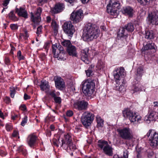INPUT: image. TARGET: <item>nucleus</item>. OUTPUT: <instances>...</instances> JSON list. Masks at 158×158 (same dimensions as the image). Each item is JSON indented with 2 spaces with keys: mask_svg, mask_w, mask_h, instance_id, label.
<instances>
[{
  "mask_svg": "<svg viewBox=\"0 0 158 158\" xmlns=\"http://www.w3.org/2000/svg\"><path fill=\"white\" fill-rule=\"evenodd\" d=\"M59 139H58V141H53V144L57 147H58L59 146V143H60V145H61V144H60V141L59 142Z\"/></svg>",
  "mask_w": 158,
  "mask_h": 158,
  "instance_id": "56",
  "label": "nucleus"
},
{
  "mask_svg": "<svg viewBox=\"0 0 158 158\" xmlns=\"http://www.w3.org/2000/svg\"><path fill=\"white\" fill-rule=\"evenodd\" d=\"M50 46V43L49 42H46L44 45V48L46 50L48 49V48Z\"/></svg>",
  "mask_w": 158,
  "mask_h": 158,
  "instance_id": "57",
  "label": "nucleus"
},
{
  "mask_svg": "<svg viewBox=\"0 0 158 158\" xmlns=\"http://www.w3.org/2000/svg\"><path fill=\"white\" fill-rule=\"evenodd\" d=\"M5 102L7 104H9L10 102V98L9 97H6L4 100Z\"/></svg>",
  "mask_w": 158,
  "mask_h": 158,
  "instance_id": "59",
  "label": "nucleus"
},
{
  "mask_svg": "<svg viewBox=\"0 0 158 158\" xmlns=\"http://www.w3.org/2000/svg\"><path fill=\"white\" fill-rule=\"evenodd\" d=\"M52 48L53 53L56 57H59L61 53H64V48L59 44L53 45Z\"/></svg>",
  "mask_w": 158,
  "mask_h": 158,
  "instance_id": "13",
  "label": "nucleus"
},
{
  "mask_svg": "<svg viewBox=\"0 0 158 158\" xmlns=\"http://www.w3.org/2000/svg\"><path fill=\"white\" fill-rule=\"evenodd\" d=\"M10 0H5L3 1L2 3V5L3 6L6 7L7 6L9 3Z\"/></svg>",
  "mask_w": 158,
  "mask_h": 158,
  "instance_id": "53",
  "label": "nucleus"
},
{
  "mask_svg": "<svg viewBox=\"0 0 158 158\" xmlns=\"http://www.w3.org/2000/svg\"><path fill=\"white\" fill-rule=\"evenodd\" d=\"M67 52L71 56H76L77 55L76 47L72 45H71L67 48Z\"/></svg>",
  "mask_w": 158,
  "mask_h": 158,
  "instance_id": "25",
  "label": "nucleus"
},
{
  "mask_svg": "<svg viewBox=\"0 0 158 158\" xmlns=\"http://www.w3.org/2000/svg\"><path fill=\"white\" fill-rule=\"evenodd\" d=\"M117 131L120 136L123 139L129 140L133 138L132 131L129 127H126L121 129H118Z\"/></svg>",
  "mask_w": 158,
  "mask_h": 158,
  "instance_id": "8",
  "label": "nucleus"
},
{
  "mask_svg": "<svg viewBox=\"0 0 158 158\" xmlns=\"http://www.w3.org/2000/svg\"><path fill=\"white\" fill-rule=\"evenodd\" d=\"M17 57L19 60H23L24 59V57L22 55L21 52L20 50L18 51L17 54Z\"/></svg>",
  "mask_w": 158,
  "mask_h": 158,
  "instance_id": "43",
  "label": "nucleus"
},
{
  "mask_svg": "<svg viewBox=\"0 0 158 158\" xmlns=\"http://www.w3.org/2000/svg\"><path fill=\"white\" fill-rule=\"evenodd\" d=\"M48 0H38V5L39 6H42L44 3L47 2Z\"/></svg>",
  "mask_w": 158,
  "mask_h": 158,
  "instance_id": "49",
  "label": "nucleus"
},
{
  "mask_svg": "<svg viewBox=\"0 0 158 158\" xmlns=\"http://www.w3.org/2000/svg\"><path fill=\"white\" fill-rule=\"evenodd\" d=\"M141 91H142V89L140 87L138 86H135L133 87L131 91L132 93H135Z\"/></svg>",
  "mask_w": 158,
  "mask_h": 158,
  "instance_id": "39",
  "label": "nucleus"
},
{
  "mask_svg": "<svg viewBox=\"0 0 158 158\" xmlns=\"http://www.w3.org/2000/svg\"><path fill=\"white\" fill-rule=\"evenodd\" d=\"M120 8L119 2L116 0H111L107 6V11L110 15L116 18L118 14V10Z\"/></svg>",
  "mask_w": 158,
  "mask_h": 158,
  "instance_id": "3",
  "label": "nucleus"
},
{
  "mask_svg": "<svg viewBox=\"0 0 158 158\" xmlns=\"http://www.w3.org/2000/svg\"><path fill=\"white\" fill-rule=\"evenodd\" d=\"M37 137L34 134H31L28 137L27 142L31 147L34 146L35 144Z\"/></svg>",
  "mask_w": 158,
  "mask_h": 158,
  "instance_id": "19",
  "label": "nucleus"
},
{
  "mask_svg": "<svg viewBox=\"0 0 158 158\" xmlns=\"http://www.w3.org/2000/svg\"><path fill=\"white\" fill-rule=\"evenodd\" d=\"M24 98L25 100H26L29 99L30 97L27 94H24Z\"/></svg>",
  "mask_w": 158,
  "mask_h": 158,
  "instance_id": "64",
  "label": "nucleus"
},
{
  "mask_svg": "<svg viewBox=\"0 0 158 158\" xmlns=\"http://www.w3.org/2000/svg\"><path fill=\"white\" fill-rule=\"evenodd\" d=\"M100 32L99 27L96 25L89 23L83 30L82 38L85 41H90L99 36Z\"/></svg>",
  "mask_w": 158,
  "mask_h": 158,
  "instance_id": "1",
  "label": "nucleus"
},
{
  "mask_svg": "<svg viewBox=\"0 0 158 158\" xmlns=\"http://www.w3.org/2000/svg\"><path fill=\"white\" fill-rule=\"evenodd\" d=\"M83 17V10L80 9L76 11H73L71 14L70 19L75 23H77L81 21Z\"/></svg>",
  "mask_w": 158,
  "mask_h": 158,
  "instance_id": "9",
  "label": "nucleus"
},
{
  "mask_svg": "<svg viewBox=\"0 0 158 158\" xmlns=\"http://www.w3.org/2000/svg\"><path fill=\"white\" fill-rule=\"evenodd\" d=\"M153 106L155 108V109H157V110H158V102H153Z\"/></svg>",
  "mask_w": 158,
  "mask_h": 158,
  "instance_id": "60",
  "label": "nucleus"
},
{
  "mask_svg": "<svg viewBox=\"0 0 158 158\" xmlns=\"http://www.w3.org/2000/svg\"><path fill=\"white\" fill-rule=\"evenodd\" d=\"M9 17L10 19L14 21H17L18 20V18L15 16L13 11H11L9 14Z\"/></svg>",
  "mask_w": 158,
  "mask_h": 158,
  "instance_id": "34",
  "label": "nucleus"
},
{
  "mask_svg": "<svg viewBox=\"0 0 158 158\" xmlns=\"http://www.w3.org/2000/svg\"><path fill=\"white\" fill-rule=\"evenodd\" d=\"M123 117L128 118L131 122L139 123L141 120V117L138 114L127 109L123 111Z\"/></svg>",
  "mask_w": 158,
  "mask_h": 158,
  "instance_id": "4",
  "label": "nucleus"
},
{
  "mask_svg": "<svg viewBox=\"0 0 158 158\" xmlns=\"http://www.w3.org/2000/svg\"><path fill=\"white\" fill-rule=\"evenodd\" d=\"M122 12L125 15L131 17L132 16L133 13V10L130 6H125L122 9Z\"/></svg>",
  "mask_w": 158,
  "mask_h": 158,
  "instance_id": "20",
  "label": "nucleus"
},
{
  "mask_svg": "<svg viewBox=\"0 0 158 158\" xmlns=\"http://www.w3.org/2000/svg\"><path fill=\"white\" fill-rule=\"evenodd\" d=\"M89 48H86L81 51V60L85 63L88 64L89 61L88 60Z\"/></svg>",
  "mask_w": 158,
  "mask_h": 158,
  "instance_id": "16",
  "label": "nucleus"
},
{
  "mask_svg": "<svg viewBox=\"0 0 158 158\" xmlns=\"http://www.w3.org/2000/svg\"><path fill=\"white\" fill-rule=\"evenodd\" d=\"M54 80L56 87L59 89H62L65 86L64 82L63 80L60 77L56 76Z\"/></svg>",
  "mask_w": 158,
  "mask_h": 158,
  "instance_id": "15",
  "label": "nucleus"
},
{
  "mask_svg": "<svg viewBox=\"0 0 158 158\" xmlns=\"http://www.w3.org/2000/svg\"><path fill=\"white\" fill-rule=\"evenodd\" d=\"M18 132L17 131H15L12 133V136L13 137H16L18 135Z\"/></svg>",
  "mask_w": 158,
  "mask_h": 158,
  "instance_id": "62",
  "label": "nucleus"
},
{
  "mask_svg": "<svg viewBox=\"0 0 158 158\" xmlns=\"http://www.w3.org/2000/svg\"><path fill=\"white\" fill-rule=\"evenodd\" d=\"M51 26L53 29L54 33L56 34L58 30V25L56 22L54 20H52L51 23Z\"/></svg>",
  "mask_w": 158,
  "mask_h": 158,
  "instance_id": "35",
  "label": "nucleus"
},
{
  "mask_svg": "<svg viewBox=\"0 0 158 158\" xmlns=\"http://www.w3.org/2000/svg\"><path fill=\"white\" fill-rule=\"evenodd\" d=\"M20 108L22 110L25 111L26 110L27 108L25 105H23L20 106Z\"/></svg>",
  "mask_w": 158,
  "mask_h": 158,
  "instance_id": "61",
  "label": "nucleus"
},
{
  "mask_svg": "<svg viewBox=\"0 0 158 158\" xmlns=\"http://www.w3.org/2000/svg\"><path fill=\"white\" fill-rule=\"evenodd\" d=\"M94 84L92 81H86L82 82V89L83 93L86 96H90L94 91Z\"/></svg>",
  "mask_w": 158,
  "mask_h": 158,
  "instance_id": "6",
  "label": "nucleus"
},
{
  "mask_svg": "<svg viewBox=\"0 0 158 158\" xmlns=\"http://www.w3.org/2000/svg\"><path fill=\"white\" fill-rule=\"evenodd\" d=\"M148 22L152 25H158V11L154 10L149 14L147 18Z\"/></svg>",
  "mask_w": 158,
  "mask_h": 158,
  "instance_id": "12",
  "label": "nucleus"
},
{
  "mask_svg": "<svg viewBox=\"0 0 158 158\" xmlns=\"http://www.w3.org/2000/svg\"><path fill=\"white\" fill-rule=\"evenodd\" d=\"M6 128L7 131H10L12 129V126L11 123H6Z\"/></svg>",
  "mask_w": 158,
  "mask_h": 158,
  "instance_id": "46",
  "label": "nucleus"
},
{
  "mask_svg": "<svg viewBox=\"0 0 158 158\" xmlns=\"http://www.w3.org/2000/svg\"><path fill=\"white\" fill-rule=\"evenodd\" d=\"M53 98L54 101L56 103L60 104L61 103V100L60 97L56 96Z\"/></svg>",
  "mask_w": 158,
  "mask_h": 158,
  "instance_id": "44",
  "label": "nucleus"
},
{
  "mask_svg": "<svg viewBox=\"0 0 158 158\" xmlns=\"http://www.w3.org/2000/svg\"><path fill=\"white\" fill-rule=\"evenodd\" d=\"M156 48V46L155 45L154 43H148L144 46L143 48V50H147L149 49H155Z\"/></svg>",
  "mask_w": 158,
  "mask_h": 158,
  "instance_id": "28",
  "label": "nucleus"
},
{
  "mask_svg": "<svg viewBox=\"0 0 158 158\" xmlns=\"http://www.w3.org/2000/svg\"><path fill=\"white\" fill-rule=\"evenodd\" d=\"M27 116H25L23 119V120L21 123V124L23 126H24L25 124L27 123Z\"/></svg>",
  "mask_w": 158,
  "mask_h": 158,
  "instance_id": "45",
  "label": "nucleus"
},
{
  "mask_svg": "<svg viewBox=\"0 0 158 158\" xmlns=\"http://www.w3.org/2000/svg\"><path fill=\"white\" fill-rule=\"evenodd\" d=\"M145 136L149 137V140L151 146L154 149L158 148V133L151 129L149 130Z\"/></svg>",
  "mask_w": 158,
  "mask_h": 158,
  "instance_id": "5",
  "label": "nucleus"
},
{
  "mask_svg": "<svg viewBox=\"0 0 158 158\" xmlns=\"http://www.w3.org/2000/svg\"><path fill=\"white\" fill-rule=\"evenodd\" d=\"M120 92H123L126 91V89L124 86L121 85L117 89Z\"/></svg>",
  "mask_w": 158,
  "mask_h": 158,
  "instance_id": "48",
  "label": "nucleus"
},
{
  "mask_svg": "<svg viewBox=\"0 0 158 158\" xmlns=\"http://www.w3.org/2000/svg\"><path fill=\"white\" fill-rule=\"evenodd\" d=\"M145 38L148 39H152L154 38V34L153 31H146Z\"/></svg>",
  "mask_w": 158,
  "mask_h": 158,
  "instance_id": "29",
  "label": "nucleus"
},
{
  "mask_svg": "<svg viewBox=\"0 0 158 158\" xmlns=\"http://www.w3.org/2000/svg\"><path fill=\"white\" fill-rule=\"evenodd\" d=\"M41 89L44 91L49 87V85L48 82L45 81H41V84L40 85Z\"/></svg>",
  "mask_w": 158,
  "mask_h": 158,
  "instance_id": "30",
  "label": "nucleus"
},
{
  "mask_svg": "<svg viewBox=\"0 0 158 158\" xmlns=\"http://www.w3.org/2000/svg\"><path fill=\"white\" fill-rule=\"evenodd\" d=\"M103 150L104 153L106 155L109 156H112L113 154L112 148L109 144Z\"/></svg>",
  "mask_w": 158,
  "mask_h": 158,
  "instance_id": "26",
  "label": "nucleus"
},
{
  "mask_svg": "<svg viewBox=\"0 0 158 158\" xmlns=\"http://www.w3.org/2000/svg\"><path fill=\"white\" fill-rule=\"evenodd\" d=\"M153 0H139L138 1L141 4L143 5H145L148 4L149 2H152Z\"/></svg>",
  "mask_w": 158,
  "mask_h": 158,
  "instance_id": "42",
  "label": "nucleus"
},
{
  "mask_svg": "<svg viewBox=\"0 0 158 158\" xmlns=\"http://www.w3.org/2000/svg\"><path fill=\"white\" fill-rule=\"evenodd\" d=\"M125 70L123 67L117 68L114 71V76L116 81L119 80L125 75Z\"/></svg>",
  "mask_w": 158,
  "mask_h": 158,
  "instance_id": "14",
  "label": "nucleus"
},
{
  "mask_svg": "<svg viewBox=\"0 0 158 158\" xmlns=\"http://www.w3.org/2000/svg\"><path fill=\"white\" fill-rule=\"evenodd\" d=\"M79 110H84L86 109L87 107L88 103L84 100L77 101L75 104Z\"/></svg>",
  "mask_w": 158,
  "mask_h": 158,
  "instance_id": "18",
  "label": "nucleus"
},
{
  "mask_svg": "<svg viewBox=\"0 0 158 158\" xmlns=\"http://www.w3.org/2000/svg\"><path fill=\"white\" fill-rule=\"evenodd\" d=\"M61 44L63 46L66 47L67 48L72 45L70 40H64L61 42Z\"/></svg>",
  "mask_w": 158,
  "mask_h": 158,
  "instance_id": "36",
  "label": "nucleus"
},
{
  "mask_svg": "<svg viewBox=\"0 0 158 158\" xmlns=\"http://www.w3.org/2000/svg\"><path fill=\"white\" fill-rule=\"evenodd\" d=\"M48 94L53 98H54L56 95H59L60 93L59 92H57L55 93V90H51L48 92Z\"/></svg>",
  "mask_w": 158,
  "mask_h": 158,
  "instance_id": "38",
  "label": "nucleus"
},
{
  "mask_svg": "<svg viewBox=\"0 0 158 158\" xmlns=\"http://www.w3.org/2000/svg\"><path fill=\"white\" fill-rule=\"evenodd\" d=\"M10 27L11 29L13 30H16L18 28V26L17 24H11Z\"/></svg>",
  "mask_w": 158,
  "mask_h": 158,
  "instance_id": "50",
  "label": "nucleus"
},
{
  "mask_svg": "<svg viewBox=\"0 0 158 158\" xmlns=\"http://www.w3.org/2000/svg\"><path fill=\"white\" fill-rule=\"evenodd\" d=\"M64 5L63 3H57L55 5L54 8L51 9V12L54 14L60 12L64 10Z\"/></svg>",
  "mask_w": 158,
  "mask_h": 158,
  "instance_id": "17",
  "label": "nucleus"
},
{
  "mask_svg": "<svg viewBox=\"0 0 158 158\" xmlns=\"http://www.w3.org/2000/svg\"><path fill=\"white\" fill-rule=\"evenodd\" d=\"M144 73L143 68L142 66H140L138 67L137 69V74L135 77V79L138 82L141 79V77ZM136 83L135 82V83Z\"/></svg>",
  "mask_w": 158,
  "mask_h": 158,
  "instance_id": "23",
  "label": "nucleus"
},
{
  "mask_svg": "<svg viewBox=\"0 0 158 158\" xmlns=\"http://www.w3.org/2000/svg\"><path fill=\"white\" fill-rule=\"evenodd\" d=\"M124 27L121 28L118 33V37H120L121 40L125 39L128 35L127 30Z\"/></svg>",
  "mask_w": 158,
  "mask_h": 158,
  "instance_id": "22",
  "label": "nucleus"
},
{
  "mask_svg": "<svg viewBox=\"0 0 158 158\" xmlns=\"http://www.w3.org/2000/svg\"><path fill=\"white\" fill-rule=\"evenodd\" d=\"M66 114L67 116L71 117L73 115V113L72 110H69L66 112Z\"/></svg>",
  "mask_w": 158,
  "mask_h": 158,
  "instance_id": "54",
  "label": "nucleus"
},
{
  "mask_svg": "<svg viewBox=\"0 0 158 158\" xmlns=\"http://www.w3.org/2000/svg\"><path fill=\"white\" fill-rule=\"evenodd\" d=\"M85 72L87 76L89 77H90L92 75V71L91 69H89L85 71Z\"/></svg>",
  "mask_w": 158,
  "mask_h": 158,
  "instance_id": "52",
  "label": "nucleus"
},
{
  "mask_svg": "<svg viewBox=\"0 0 158 158\" xmlns=\"http://www.w3.org/2000/svg\"><path fill=\"white\" fill-rule=\"evenodd\" d=\"M24 38L25 39H26L28 37V35L27 31H25V35H23Z\"/></svg>",
  "mask_w": 158,
  "mask_h": 158,
  "instance_id": "63",
  "label": "nucleus"
},
{
  "mask_svg": "<svg viewBox=\"0 0 158 158\" xmlns=\"http://www.w3.org/2000/svg\"><path fill=\"white\" fill-rule=\"evenodd\" d=\"M129 155V152L126 149H125L123 151V158H128ZM118 158H122V157H118Z\"/></svg>",
  "mask_w": 158,
  "mask_h": 158,
  "instance_id": "47",
  "label": "nucleus"
},
{
  "mask_svg": "<svg viewBox=\"0 0 158 158\" xmlns=\"http://www.w3.org/2000/svg\"><path fill=\"white\" fill-rule=\"evenodd\" d=\"M17 150L19 152H21L24 155H26L27 154L26 151L22 146H19Z\"/></svg>",
  "mask_w": 158,
  "mask_h": 158,
  "instance_id": "41",
  "label": "nucleus"
},
{
  "mask_svg": "<svg viewBox=\"0 0 158 158\" xmlns=\"http://www.w3.org/2000/svg\"><path fill=\"white\" fill-rule=\"evenodd\" d=\"M42 12V9L40 7L38 8L34 13L31 12V20L35 23H38L41 20V14Z\"/></svg>",
  "mask_w": 158,
  "mask_h": 158,
  "instance_id": "11",
  "label": "nucleus"
},
{
  "mask_svg": "<svg viewBox=\"0 0 158 158\" xmlns=\"http://www.w3.org/2000/svg\"><path fill=\"white\" fill-rule=\"evenodd\" d=\"M61 147L69 153L71 156L73 155V152L77 148L75 145L73 143L71 136L67 134L64 135V138L62 140Z\"/></svg>",
  "mask_w": 158,
  "mask_h": 158,
  "instance_id": "2",
  "label": "nucleus"
},
{
  "mask_svg": "<svg viewBox=\"0 0 158 158\" xmlns=\"http://www.w3.org/2000/svg\"><path fill=\"white\" fill-rule=\"evenodd\" d=\"M10 91L11 97L12 98H13L14 97L16 92V90L15 87H10Z\"/></svg>",
  "mask_w": 158,
  "mask_h": 158,
  "instance_id": "40",
  "label": "nucleus"
},
{
  "mask_svg": "<svg viewBox=\"0 0 158 158\" xmlns=\"http://www.w3.org/2000/svg\"><path fill=\"white\" fill-rule=\"evenodd\" d=\"M97 123V127H103L104 124V120L101 117L97 116L96 117Z\"/></svg>",
  "mask_w": 158,
  "mask_h": 158,
  "instance_id": "33",
  "label": "nucleus"
},
{
  "mask_svg": "<svg viewBox=\"0 0 158 158\" xmlns=\"http://www.w3.org/2000/svg\"><path fill=\"white\" fill-rule=\"evenodd\" d=\"M75 0H65V1L68 2L72 6L73 5V3L75 2Z\"/></svg>",
  "mask_w": 158,
  "mask_h": 158,
  "instance_id": "55",
  "label": "nucleus"
},
{
  "mask_svg": "<svg viewBox=\"0 0 158 158\" xmlns=\"http://www.w3.org/2000/svg\"><path fill=\"white\" fill-rule=\"evenodd\" d=\"M4 62L5 64L7 65H9L10 64V61L9 57H6L4 59Z\"/></svg>",
  "mask_w": 158,
  "mask_h": 158,
  "instance_id": "51",
  "label": "nucleus"
},
{
  "mask_svg": "<svg viewBox=\"0 0 158 158\" xmlns=\"http://www.w3.org/2000/svg\"><path fill=\"white\" fill-rule=\"evenodd\" d=\"M157 113L156 112V111H153L151 110H149L148 118L149 121H155L157 118V115L158 113L157 110Z\"/></svg>",
  "mask_w": 158,
  "mask_h": 158,
  "instance_id": "24",
  "label": "nucleus"
},
{
  "mask_svg": "<svg viewBox=\"0 0 158 158\" xmlns=\"http://www.w3.org/2000/svg\"><path fill=\"white\" fill-rule=\"evenodd\" d=\"M63 29L64 32L69 37V39L72 37L75 31L74 26L70 22H67L64 23Z\"/></svg>",
  "mask_w": 158,
  "mask_h": 158,
  "instance_id": "10",
  "label": "nucleus"
},
{
  "mask_svg": "<svg viewBox=\"0 0 158 158\" xmlns=\"http://www.w3.org/2000/svg\"><path fill=\"white\" fill-rule=\"evenodd\" d=\"M153 151L151 149H149L147 150L145 152V154L149 158H151L154 155Z\"/></svg>",
  "mask_w": 158,
  "mask_h": 158,
  "instance_id": "37",
  "label": "nucleus"
},
{
  "mask_svg": "<svg viewBox=\"0 0 158 158\" xmlns=\"http://www.w3.org/2000/svg\"><path fill=\"white\" fill-rule=\"evenodd\" d=\"M108 144L107 141L103 140H99L98 141V145L101 149L103 150Z\"/></svg>",
  "mask_w": 158,
  "mask_h": 158,
  "instance_id": "27",
  "label": "nucleus"
},
{
  "mask_svg": "<svg viewBox=\"0 0 158 158\" xmlns=\"http://www.w3.org/2000/svg\"><path fill=\"white\" fill-rule=\"evenodd\" d=\"M94 119V115L88 112L84 113L82 114L81 121L83 125L86 128H88L91 124Z\"/></svg>",
  "mask_w": 158,
  "mask_h": 158,
  "instance_id": "7",
  "label": "nucleus"
},
{
  "mask_svg": "<svg viewBox=\"0 0 158 158\" xmlns=\"http://www.w3.org/2000/svg\"><path fill=\"white\" fill-rule=\"evenodd\" d=\"M105 67V64L101 60H99L98 61L96 67L98 70H103Z\"/></svg>",
  "mask_w": 158,
  "mask_h": 158,
  "instance_id": "32",
  "label": "nucleus"
},
{
  "mask_svg": "<svg viewBox=\"0 0 158 158\" xmlns=\"http://www.w3.org/2000/svg\"><path fill=\"white\" fill-rule=\"evenodd\" d=\"M124 27L128 31L132 32L134 30V25L132 23H128Z\"/></svg>",
  "mask_w": 158,
  "mask_h": 158,
  "instance_id": "31",
  "label": "nucleus"
},
{
  "mask_svg": "<svg viewBox=\"0 0 158 158\" xmlns=\"http://www.w3.org/2000/svg\"><path fill=\"white\" fill-rule=\"evenodd\" d=\"M15 11L19 16H22L25 19L28 18L27 12L23 8L20 7L19 9L16 8Z\"/></svg>",
  "mask_w": 158,
  "mask_h": 158,
  "instance_id": "21",
  "label": "nucleus"
},
{
  "mask_svg": "<svg viewBox=\"0 0 158 158\" xmlns=\"http://www.w3.org/2000/svg\"><path fill=\"white\" fill-rule=\"evenodd\" d=\"M42 29V27L40 26L37 27L36 31V34L37 35H39L40 33L41 30Z\"/></svg>",
  "mask_w": 158,
  "mask_h": 158,
  "instance_id": "58",
  "label": "nucleus"
}]
</instances>
